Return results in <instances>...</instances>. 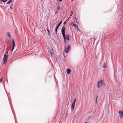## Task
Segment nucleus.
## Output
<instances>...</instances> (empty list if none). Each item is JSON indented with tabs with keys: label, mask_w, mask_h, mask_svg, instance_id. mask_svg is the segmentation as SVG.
<instances>
[{
	"label": "nucleus",
	"mask_w": 123,
	"mask_h": 123,
	"mask_svg": "<svg viewBox=\"0 0 123 123\" xmlns=\"http://www.w3.org/2000/svg\"><path fill=\"white\" fill-rule=\"evenodd\" d=\"M104 84L103 80H101L100 81H98L97 82V87L98 88L102 87Z\"/></svg>",
	"instance_id": "obj_1"
},
{
	"label": "nucleus",
	"mask_w": 123,
	"mask_h": 123,
	"mask_svg": "<svg viewBox=\"0 0 123 123\" xmlns=\"http://www.w3.org/2000/svg\"><path fill=\"white\" fill-rule=\"evenodd\" d=\"M7 57L8 56L7 55L6 53H5L4 54L3 60L4 64H5L6 63L7 59Z\"/></svg>",
	"instance_id": "obj_2"
},
{
	"label": "nucleus",
	"mask_w": 123,
	"mask_h": 123,
	"mask_svg": "<svg viewBox=\"0 0 123 123\" xmlns=\"http://www.w3.org/2000/svg\"><path fill=\"white\" fill-rule=\"evenodd\" d=\"M61 31L62 36L64 40V41L66 40V36L65 34V27H62V29L61 30Z\"/></svg>",
	"instance_id": "obj_3"
},
{
	"label": "nucleus",
	"mask_w": 123,
	"mask_h": 123,
	"mask_svg": "<svg viewBox=\"0 0 123 123\" xmlns=\"http://www.w3.org/2000/svg\"><path fill=\"white\" fill-rule=\"evenodd\" d=\"M118 113L120 117L122 118H123V111H118Z\"/></svg>",
	"instance_id": "obj_4"
},
{
	"label": "nucleus",
	"mask_w": 123,
	"mask_h": 123,
	"mask_svg": "<svg viewBox=\"0 0 123 123\" xmlns=\"http://www.w3.org/2000/svg\"><path fill=\"white\" fill-rule=\"evenodd\" d=\"M65 52L66 53H68L69 50L70 49V46H68L67 48L66 49V48H65Z\"/></svg>",
	"instance_id": "obj_5"
},
{
	"label": "nucleus",
	"mask_w": 123,
	"mask_h": 123,
	"mask_svg": "<svg viewBox=\"0 0 123 123\" xmlns=\"http://www.w3.org/2000/svg\"><path fill=\"white\" fill-rule=\"evenodd\" d=\"M12 45H13V47H12V49L11 50V52H12L13 51V49H14V46H15V41H14V39H13L12 40Z\"/></svg>",
	"instance_id": "obj_6"
},
{
	"label": "nucleus",
	"mask_w": 123,
	"mask_h": 123,
	"mask_svg": "<svg viewBox=\"0 0 123 123\" xmlns=\"http://www.w3.org/2000/svg\"><path fill=\"white\" fill-rule=\"evenodd\" d=\"M75 105V103H73L72 104L71 106V110L72 111L73 110L74 108Z\"/></svg>",
	"instance_id": "obj_7"
},
{
	"label": "nucleus",
	"mask_w": 123,
	"mask_h": 123,
	"mask_svg": "<svg viewBox=\"0 0 123 123\" xmlns=\"http://www.w3.org/2000/svg\"><path fill=\"white\" fill-rule=\"evenodd\" d=\"M67 72L68 74H70L71 72V70L70 69H67Z\"/></svg>",
	"instance_id": "obj_8"
},
{
	"label": "nucleus",
	"mask_w": 123,
	"mask_h": 123,
	"mask_svg": "<svg viewBox=\"0 0 123 123\" xmlns=\"http://www.w3.org/2000/svg\"><path fill=\"white\" fill-rule=\"evenodd\" d=\"M68 40L69 41V36L68 35H67L66 36V39Z\"/></svg>",
	"instance_id": "obj_9"
},
{
	"label": "nucleus",
	"mask_w": 123,
	"mask_h": 123,
	"mask_svg": "<svg viewBox=\"0 0 123 123\" xmlns=\"http://www.w3.org/2000/svg\"><path fill=\"white\" fill-rule=\"evenodd\" d=\"M102 67L104 68H106V64L105 63H104V64L102 65Z\"/></svg>",
	"instance_id": "obj_10"
},
{
	"label": "nucleus",
	"mask_w": 123,
	"mask_h": 123,
	"mask_svg": "<svg viewBox=\"0 0 123 123\" xmlns=\"http://www.w3.org/2000/svg\"><path fill=\"white\" fill-rule=\"evenodd\" d=\"M71 25H72V26H74L75 28H77L78 26V25H76L75 24H72Z\"/></svg>",
	"instance_id": "obj_11"
},
{
	"label": "nucleus",
	"mask_w": 123,
	"mask_h": 123,
	"mask_svg": "<svg viewBox=\"0 0 123 123\" xmlns=\"http://www.w3.org/2000/svg\"><path fill=\"white\" fill-rule=\"evenodd\" d=\"M7 36L9 37L10 38H11V35H10V34L8 32L7 33Z\"/></svg>",
	"instance_id": "obj_12"
},
{
	"label": "nucleus",
	"mask_w": 123,
	"mask_h": 123,
	"mask_svg": "<svg viewBox=\"0 0 123 123\" xmlns=\"http://www.w3.org/2000/svg\"><path fill=\"white\" fill-rule=\"evenodd\" d=\"M12 0H9V1L7 2V4H8L12 2Z\"/></svg>",
	"instance_id": "obj_13"
},
{
	"label": "nucleus",
	"mask_w": 123,
	"mask_h": 123,
	"mask_svg": "<svg viewBox=\"0 0 123 123\" xmlns=\"http://www.w3.org/2000/svg\"><path fill=\"white\" fill-rule=\"evenodd\" d=\"M8 0H1V1L3 2L4 3H5Z\"/></svg>",
	"instance_id": "obj_14"
},
{
	"label": "nucleus",
	"mask_w": 123,
	"mask_h": 123,
	"mask_svg": "<svg viewBox=\"0 0 123 123\" xmlns=\"http://www.w3.org/2000/svg\"><path fill=\"white\" fill-rule=\"evenodd\" d=\"M47 30L48 32V34L49 35H50V31H49V29H47Z\"/></svg>",
	"instance_id": "obj_15"
},
{
	"label": "nucleus",
	"mask_w": 123,
	"mask_h": 123,
	"mask_svg": "<svg viewBox=\"0 0 123 123\" xmlns=\"http://www.w3.org/2000/svg\"><path fill=\"white\" fill-rule=\"evenodd\" d=\"M13 4H12L10 6V8L11 9H12L13 6Z\"/></svg>",
	"instance_id": "obj_16"
},
{
	"label": "nucleus",
	"mask_w": 123,
	"mask_h": 123,
	"mask_svg": "<svg viewBox=\"0 0 123 123\" xmlns=\"http://www.w3.org/2000/svg\"><path fill=\"white\" fill-rule=\"evenodd\" d=\"M76 98H75L74 99V102H73V103H75V102H76Z\"/></svg>",
	"instance_id": "obj_17"
},
{
	"label": "nucleus",
	"mask_w": 123,
	"mask_h": 123,
	"mask_svg": "<svg viewBox=\"0 0 123 123\" xmlns=\"http://www.w3.org/2000/svg\"><path fill=\"white\" fill-rule=\"evenodd\" d=\"M98 98V96L97 95V97L96 98V103H97V100Z\"/></svg>",
	"instance_id": "obj_18"
},
{
	"label": "nucleus",
	"mask_w": 123,
	"mask_h": 123,
	"mask_svg": "<svg viewBox=\"0 0 123 123\" xmlns=\"http://www.w3.org/2000/svg\"><path fill=\"white\" fill-rule=\"evenodd\" d=\"M57 29H55V31L56 33H57Z\"/></svg>",
	"instance_id": "obj_19"
},
{
	"label": "nucleus",
	"mask_w": 123,
	"mask_h": 123,
	"mask_svg": "<svg viewBox=\"0 0 123 123\" xmlns=\"http://www.w3.org/2000/svg\"><path fill=\"white\" fill-rule=\"evenodd\" d=\"M70 14V16H71L73 14V13L72 11H71Z\"/></svg>",
	"instance_id": "obj_20"
},
{
	"label": "nucleus",
	"mask_w": 123,
	"mask_h": 123,
	"mask_svg": "<svg viewBox=\"0 0 123 123\" xmlns=\"http://www.w3.org/2000/svg\"><path fill=\"white\" fill-rule=\"evenodd\" d=\"M59 26L57 25V26L56 27V29H58Z\"/></svg>",
	"instance_id": "obj_21"
},
{
	"label": "nucleus",
	"mask_w": 123,
	"mask_h": 123,
	"mask_svg": "<svg viewBox=\"0 0 123 123\" xmlns=\"http://www.w3.org/2000/svg\"><path fill=\"white\" fill-rule=\"evenodd\" d=\"M59 26L57 25V26L56 27V29H58Z\"/></svg>",
	"instance_id": "obj_22"
},
{
	"label": "nucleus",
	"mask_w": 123,
	"mask_h": 123,
	"mask_svg": "<svg viewBox=\"0 0 123 123\" xmlns=\"http://www.w3.org/2000/svg\"><path fill=\"white\" fill-rule=\"evenodd\" d=\"M59 26L57 25V26L56 27V29H58Z\"/></svg>",
	"instance_id": "obj_23"
},
{
	"label": "nucleus",
	"mask_w": 123,
	"mask_h": 123,
	"mask_svg": "<svg viewBox=\"0 0 123 123\" xmlns=\"http://www.w3.org/2000/svg\"><path fill=\"white\" fill-rule=\"evenodd\" d=\"M76 28H77V29L79 31H80V30H79V28H78V27H77Z\"/></svg>",
	"instance_id": "obj_24"
},
{
	"label": "nucleus",
	"mask_w": 123,
	"mask_h": 123,
	"mask_svg": "<svg viewBox=\"0 0 123 123\" xmlns=\"http://www.w3.org/2000/svg\"><path fill=\"white\" fill-rule=\"evenodd\" d=\"M0 79V82H1L2 81V78L1 79Z\"/></svg>",
	"instance_id": "obj_25"
},
{
	"label": "nucleus",
	"mask_w": 123,
	"mask_h": 123,
	"mask_svg": "<svg viewBox=\"0 0 123 123\" xmlns=\"http://www.w3.org/2000/svg\"><path fill=\"white\" fill-rule=\"evenodd\" d=\"M57 24H58V25L59 26H60L61 25L60 24L58 23Z\"/></svg>",
	"instance_id": "obj_26"
},
{
	"label": "nucleus",
	"mask_w": 123,
	"mask_h": 123,
	"mask_svg": "<svg viewBox=\"0 0 123 123\" xmlns=\"http://www.w3.org/2000/svg\"><path fill=\"white\" fill-rule=\"evenodd\" d=\"M59 1L61 2L62 1V0H58Z\"/></svg>",
	"instance_id": "obj_27"
},
{
	"label": "nucleus",
	"mask_w": 123,
	"mask_h": 123,
	"mask_svg": "<svg viewBox=\"0 0 123 123\" xmlns=\"http://www.w3.org/2000/svg\"><path fill=\"white\" fill-rule=\"evenodd\" d=\"M58 23H59V24L61 25V23L60 22H59Z\"/></svg>",
	"instance_id": "obj_28"
},
{
	"label": "nucleus",
	"mask_w": 123,
	"mask_h": 123,
	"mask_svg": "<svg viewBox=\"0 0 123 123\" xmlns=\"http://www.w3.org/2000/svg\"><path fill=\"white\" fill-rule=\"evenodd\" d=\"M66 23V22H64V24H65Z\"/></svg>",
	"instance_id": "obj_29"
},
{
	"label": "nucleus",
	"mask_w": 123,
	"mask_h": 123,
	"mask_svg": "<svg viewBox=\"0 0 123 123\" xmlns=\"http://www.w3.org/2000/svg\"><path fill=\"white\" fill-rule=\"evenodd\" d=\"M62 21H61V22H60L61 23H62Z\"/></svg>",
	"instance_id": "obj_30"
},
{
	"label": "nucleus",
	"mask_w": 123,
	"mask_h": 123,
	"mask_svg": "<svg viewBox=\"0 0 123 123\" xmlns=\"http://www.w3.org/2000/svg\"><path fill=\"white\" fill-rule=\"evenodd\" d=\"M85 123H87V122H86Z\"/></svg>",
	"instance_id": "obj_31"
},
{
	"label": "nucleus",
	"mask_w": 123,
	"mask_h": 123,
	"mask_svg": "<svg viewBox=\"0 0 123 123\" xmlns=\"http://www.w3.org/2000/svg\"><path fill=\"white\" fill-rule=\"evenodd\" d=\"M122 123H123V121L122 122Z\"/></svg>",
	"instance_id": "obj_32"
}]
</instances>
